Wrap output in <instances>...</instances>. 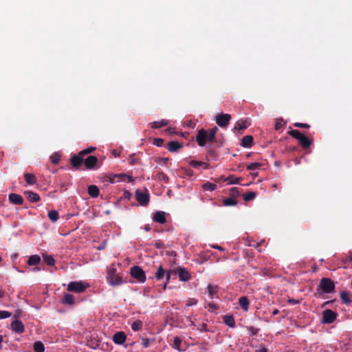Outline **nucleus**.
Instances as JSON below:
<instances>
[{
  "mask_svg": "<svg viewBox=\"0 0 352 352\" xmlns=\"http://www.w3.org/2000/svg\"><path fill=\"white\" fill-rule=\"evenodd\" d=\"M223 205L226 206H233L236 205L237 201L232 197L224 199L223 201Z\"/></svg>",
  "mask_w": 352,
  "mask_h": 352,
  "instance_id": "f704fd0d",
  "label": "nucleus"
},
{
  "mask_svg": "<svg viewBox=\"0 0 352 352\" xmlns=\"http://www.w3.org/2000/svg\"><path fill=\"white\" fill-rule=\"evenodd\" d=\"M254 138L252 135H245L242 138L241 145L244 148H250L253 144Z\"/></svg>",
  "mask_w": 352,
  "mask_h": 352,
  "instance_id": "a211bd4d",
  "label": "nucleus"
},
{
  "mask_svg": "<svg viewBox=\"0 0 352 352\" xmlns=\"http://www.w3.org/2000/svg\"><path fill=\"white\" fill-rule=\"evenodd\" d=\"M24 178L27 184L29 185H34L37 182L36 176L32 173L24 174Z\"/></svg>",
  "mask_w": 352,
  "mask_h": 352,
  "instance_id": "5701e85b",
  "label": "nucleus"
},
{
  "mask_svg": "<svg viewBox=\"0 0 352 352\" xmlns=\"http://www.w3.org/2000/svg\"><path fill=\"white\" fill-rule=\"evenodd\" d=\"M107 280L112 286L120 285L123 282L121 276L116 274V269L114 267L109 268L107 270Z\"/></svg>",
  "mask_w": 352,
  "mask_h": 352,
  "instance_id": "20e7f679",
  "label": "nucleus"
},
{
  "mask_svg": "<svg viewBox=\"0 0 352 352\" xmlns=\"http://www.w3.org/2000/svg\"><path fill=\"white\" fill-rule=\"evenodd\" d=\"M11 328L13 331L17 333H22L25 329L23 322L19 320H16L12 322Z\"/></svg>",
  "mask_w": 352,
  "mask_h": 352,
  "instance_id": "4468645a",
  "label": "nucleus"
},
{
  "mask_svg": "<svg viewBox=\"0 0 352 352\" xmlns=\"http://www.w3.org/2000/svg\"><path fill=\"white\" fill-rule=\"evenodd\" d=\"M166 272H167V271H166V270H165L163 268L162 265H160L157 267V271H156V272H155V274L156 279H157V280H160L163 279V278H164V276H165V274L166 273Z\"/></svg>",
  "mask_w": 352,
  "mask_h": 352,
  "instance_id": "b1692460",
  "label": "nucleus"
},
{
  "mask_svg": "<svg viewBox=\"0 0 352 352\" xmlns=\"http://www.w3.org/2000/svg\"><path fill=\"white\" fill-rule=\"evenodd\" d=\"M153 220L161 224L166 223V213L163 211H157L153 215Z\"/></svg>",
  "mask_w": 352,
  "mask_h": 352,
  "instance_id": "2eb2a0df",
  "label": "nucleus"
},
{
  "mask_svg": "<svg viewBox=\"0 0 352 352\" xmlns=\"http://www.w3.org/2000/svg\"><path fill=\"white\" fill-rule=\"evenodd\" d=\"M189 164L195 168H198L199 166H202L204 169H207L208 168V164L207 163L201 161L191 160L189 162Z\"/></svg>",
  "mask_w": 352,
  "mask_h": 352,
  "instance_id": "bb28decb",
  "label": "nucleus"
},
{
  "mask_svg": "<svg viewBox=\"0 0 352 352\" xmlns=\"http://www.w3.org/2000/svg\"><path fill=\"white\" fill-rule=\"evenodd\" d=\"M114 177H127L129 182H133V179L132 176L126 175H124V174L119 175H115Z\"/></svg>",
  "mask_w": 352,
  "mask_h": 352,
  "instance_id": "bf43d9fd",
  "label": "nucleus"
},
{
  "mask_svg": "<svg viewBox=\"0 0 352 352\" xmlns=\"http://www.w3.org/2000/svg\"><path fill=\"white\" fill-rule=\"evenodd\" d=\"M84 162V156L79 152L70 158V164L75 168L78 169Z\"/></svg>",
  "mask_w": 352,
  "mask_h": 352,
  "instance_id": "f8f14e48",
  "label": "nucleus"
},
{
  "mask_svg": "<svg viewBox=\"0 0 352 352\" xmlns=\"http://www.w3.org/2000/svg\"><path fill=\"white\" fill-rule=\"evenodd\" d=\"M135 197L136 200L142 206H147L149 202V195L147 192L136 190Z\"/></svg>",
  "mask_w": 352,
  "mask_h": 352,
  "instance_id": "9d476101",
  "label": "nucleus"
},
{
  "mask_svg": "<svg viewBox=\"0 0 352 352\" xmlns=\"http://www.w3.org/2000/svg\"><path fill=\"white\" fill-rule=\"evenodd\" d=\"M171 273H172V272L170 270H167L166 273L165 274V276H166V282L165 283H169L170 279Z\"/></svg>",
  "mask_w": 352,
  "mask_h": 352,
  "instance_id": "4d7b16f0",
  "label": "nucleus"
},
{
  "mask_svg": "<svg viewBox=\"0 0 352 352\" xmlns=\"http://www.w3.org/2000/svg\"><path fill=\"white\" fill-rule=\"evenodd\" d=\"M168 161V158H165V157H157L156 159V162L158 163L162 162L164 164H166Z\"/></svg>",
  "mask_w": 352,
  "mask_h": 352,
  "instance_id": "6e6d98bb",
  "label": "nucleus"
},
{
  "mask_svg": "<svg viewBox=\"0 0 352 352\" xmlns=\"http://www.w3.org/2000/svg\"><path fill=\"white\" fill-rule=\"evenodd\" d=\"M286 124V122L284 121V120L283 118H280V119H278L276 122V124H275V130L276 131H278L279 129H280L285 124Z\"/></svg>",
  "mask_w": 352,
  "mask_h": 352,
  "instance_id": "79ce46f5",
  "label": "nucleus"
},
{
  "mask_svg": "<svg viewBox=\"0 0 352 352\" xmlns=\"http://www.w3.org/2000/svg\"><path fill=\"white\" fill-rule=\"evenodd\" d=\"M261 166V163L254 162L247 166V169L249 170H254L258 169Z\"/></svg>",
  "mask_w": 352,
  "mask_h": 352,
  "instance_id": "37998d69",
  "label": "nucleus"
},
{
  "mask_svg": "<svg viewBox=\"0 0 352 352\" xmlns=\"http://www.w3.org/2000/svg\"><path fill=\"white\" fill-rule=\"evenodd\" d=\"M164 143V140L162 138H155L153 140V144L157 146H162Z\"/></svg>",
  "mask_w": 352,
  "mask_h": 352,
  "instance_id": "09e8293b",
  "label": "nucleus"
},
{
  "mask_svg": "<svg viewBox=\"0 0 352 352\" xmlns=\"http://www.w3.org/2000/svg\"><path fill=\"white\" fill-rule=\"evenodd\" d=\"M256 196V193L253 191L248 192L247 193L243 194V199L245 201H250L253 200Z\"/></svg>",
  "mask_w": 352,
  "mask_h": 352,
  "instance_id": "72a5a7b5",
  "label": "nucleus"
},
{
  "mask_svg": "<svg viewBox=\"0 0 352 352\" xmlns=\"http://www.w3.org/2000/svg\"><path fill=\"white\" fill-rule=\"evenodd\" d=\"M279 313V310L278 309H274L272 314L275 316Z\"/></svg>",
  "mask_w": 352,
  "mask_h": 352,
  "instance_id": "774afa93",
  "label": "nucleus"
},
{
  "mask_svg": "<svg viewBox=\"0 0 352 352\" xmlns=\"http://www.w3.org/2000/svg\"><path fill=\"white\" fill-rule=\"evenodd\" d=\"M43 260L47 265L53 266L55 264L54 258L50 255H44Z\"/></svg>",
  "mask_w": 352,
  "mask_h": 352,
  "instance_id": "58836bf2",
  "label": "nucleus"
},
{
  "mask_svg": "<svg viewBox=\"0 0 352 352\" xmlns=\"http://www.w3.org/2000/svg\"><path fill=\"white\" fill-rule=\"evenodd\" d=\"M96 150V148L95 147H89L86 149H84L81 151H80V155H82L84 157L89 153H91L92 152H94V151Z\"/></svg>",
  "mask_w": 352,
  "mask_h": 352,
  "instance_id": "a18cd8bd",
  "label": "nucleus"
},
{
  "mask_svg": "<svg viewBox=\"0 0 352 352\" xmlns=\"http://www.w3.org/2000/svg\"><path fill=\"white\" fill-rule=\"evenodd\" d=\"M231 120V116L229 113H221L216 116V123L221 128H226Z\"/></svg>",
  "mask_w": 352,
  "mask_h": 352,
  "instance_id": "0eeeda50",
  "label": "nucleus"
},
{
  "mask_svg": "<svg viewBox=\"0 0 352 352\" xmlns=\"http://www.w3.org/2000/svg\"><path fill=\"white\" fill-rule=\"evenodd\" d=\"M129 160V164L131 165H135V164H138V160L135 157V155L133 154L130 156V158Z\"/></svg>",
  "mask_w": 352,
  "mask_h": 352,
  "instance_id": "603ef678",
  "label": "nucleus"
},
{
  "mask_svg": "<svg viewBox=\"0 0 352 352\" xmlns=\"http://www.w3.org/2000/svg\"><path fill=\"white\" fill-rule=\"evenodd\" d=\"M175 272L178 274L179 279L180 281L186 282L191 278L190 273L184 267H178L176 268Z\"/></svg>",
  "mask_w": 352,
  "mask_h": 352,
  "instance_id": "9b49d317",
  "label": "nucleus"
},
{
  "mask_svg": "<svg viewBox=\"0 0 352 352\" xmlns=\"http://www.w3.org/2000/svg\"><path fill=\"white\" fill-rule=\"evenodd\" d=\"M338 316L336 312L331 310L326 309L322 312V322L324 324H331L333 323Z\"/></svg>",
  "mask_w": 352,
  "mask_h": 352,
  "instance_id": "6e6552de",
  "label": "nucleus"
},
{
  "mask_svg": "<svg viewBox=\"0 0 352 352\" xmlns=\"http://www.w3.org/2000/svg\"><path fill=\"white\" fill-rule=\"evenodd\" d=\"M48 217L52 221L55 222L58 219L59 215L56 210H51L48 212Z\"/></svg>",
  "mask_w": 352,
  "mask_h": 352,
  "instance_id": "e433bc0d",
  "label": "nucleus"
},
{
  "mask_svg": "<svg viewBox=\"0 0 352 352\" xmlns=\"http://www.w3.org/2000/svg\"><path fill=\"white\" fill-rule=\"evenodd\" d=\"M131 195H132L131 193L127 190H125L123 194L124 198L127 199H130Z\"/></svg>",
  "mask_w": 352,
  "mask_h": 352,
  "instance_id": "13d9d810",
  "label": "nucleus"
},
{
  "mask_svg": "<svg viewBox=\"0 0 352 352\" xmlns=\"http://www.w3.org/2000/svg\"><path fill=\"white\" fill-rule=\"evenodd\" d=\"M230 195L231 197L235 199L240 195L239 189L237 187H232L230 190Z\"/></svg>",
  "mask_w": 352,
  "mask_h": 352,
  "instance_id": "a19ab883",
  "label": "nucleus"
},
{
  "mask_svg": "<svg viewBox=\"0 0 352 352\" xmlns=\"http://www.w3.org/2000/svg\"><path fill=\"white\" fill-rule=\"evenodd\" d=\"M182 147L183 144L177 141L169 142L167 145L168 150L172 153L178 151Z\"/></svg>",
  "mask_w": 352,
  "mask_h": 352,
  "instance_id": "dca6fc26",
  "label": "nucleus"
},
{
  "mask_svg": "<svg viewBox=\"0 0 352 352\" xmlns=\"http://www.w3.org/2000/svg\"><path fill=\"white\" fill-rule=\"evenodd\" d=\"M288 134L292 138L296 139L303 148H309L312 144V140L309 139L298 130H290L288 131Z\"/></svg>",
  "mask_w": 352,
  "mask_h": 352,
  "instance_id": "7ed1b4c3",
  "label": "nucleus"
},
{
  "mask_svg": "<svg viewBox=\"0 0 352 352\" xmlns=\"http://www.w3.org/2000/svg\"><path fill=\"white\" fill-rule=\"evenodd\" d=\"M34 352H44L45 346L42 342L36 341L34 343L33 346Z\"/></svg>",
  "mask_w": 352,
  "mask_h": 352,
  "instance_id": "7c9ffc66",
  "label": "nucleus"
},
{
  "mask_svg": "<svg viewBox=\"0 0 352 352\" xmlns=\"http://www.w3.org/2000/svg\"><path fill=\"white\" fill-rule=\"evenodd\" d=\"M340 299L344 304H349L351 302L348 292L342 291L340 294Z\"/></svg>",
  "mask_w": 352,
  "mask_h": 352,
  "instance_id": "c756f323",
  "label": "nucleus"
},
{
  "mask_svg": "<svg viewBox=\"0 0 352 352\" xmlns=\"http://www.w3.org/2000/svg\"><path fill=\"white\" fill-rule=\"evenodd\" d=\"M239 304L245 311H247L249 309L250 301L246 296H241L239 299Z\"/></svg>",
  "mask_w": 352,
  "mask_h": 352,
  "instance_id": "412c9836",
  "label": "nucleus"
},
{
  "mask_svg": "<svg viewBox=\"0 0 352 352\" xmlns=\"http://www.w3.org/2000/svg\"><path fill=\"white\" fill-rule=\"evenodd\" d=\"M197 302V300L195 299V298H190L189 299L188 301H187V303H186V305L187 306H191V305H196Z\"/></svg>",
  "mask_w": 352,
  "mask_h": 352,
  "instance_id": "5fc2aeb1",
  "label": "nucleus"
},
{
  "mask_svg": "<svg viewBox=\"0 0 352 352\" xmlns=\"http://www.w3.org/2000/svg\"><path fill=\"white\" fill-rule=\"evenodd\" d=\"M130 274L140 283H144L146 280V274L140 266L135 265L132 267L130 269Z\"/></svg>",
  "mask_w": 352,
  "mask_h": 352,
  "instance_id": "39448f33",
  "label": "nucleus"
},
{
  "mask_svg": "<svg viewBox=\"0 0 352 352\" xmlns=\"http://www.w3.org/2000/svg\"><path fill=\"white\" fill-rule=\"evenodd\" d=\"M223 322L230 327H234L235 325V321L232 316H225L223 318Z\"/></svg>",
  "mask_w": 352,
  "mask_h": 352,
  "instance_id": "2f4dec72",
  "label": "nucleus"
},
{
  "mask_svg": "<svg viewBox=\"0 0 352 352\" xmlns=\"http://www.w3.org/2000/svg\"><path fill=\"white\" fill-rule=\"evenodd\" d=\"M216 187H217V185L215 184L210 183L208 182L203 184V185H202V188L204 190L210 191V192L214 190Z\"/></svg>",
  "mask_w": 352,
  "mask_h": 352,
  "instance_id": "473e14b6",
  "label": "nucleus"
},
{
  "mask_svg": "<svg viewBox=\"0 0 352 352\" xmlns=\"http://www.w3.org/2000/svg\"><path fill=\"white\" fill-rule=\"evenodd\" d=\"M25 194L28 195V198L32 202H38L41 200L40 196L36 192L28 191Z\"/></svg>",
  "mask_w": 352,
  "mask_h": 352,
  "instance_id": "cd10ccee",
  "label": "nucleus"
},
{
  "mask_svg": "<svg viewBox=\"0 0 352 352\" xmlns=\"http://www.w3.org/2000/svg\"><path fill=\"white\" fill-rule=\"evenodd\" d=\"M248 330L250 332L252 336H255L258 332V329L252 326L248 327Z\"/></svg>",
  "mask_w": 352,
  "mask_h": 352,
  "instance_id": "3c124183",
  "label": "nucleus"
},
{
  "mask_svg": "<svg viewBox=\"0 0 352 352\" xmlns=\"http://www.w3.org/2000/svg\"><path fill=\"white\" fill-rule=\"evenodd\" d=\"M158 178L160 180H162V181L164 182L165 183H168V180H169L167 175L163 172H160L158 173Z\"/></svg>",
  "mask_w": 352,
  "mask_h": 352,
  "instance_id": "49530a36",
  "label": "nucleus"
},
{
  "mask_svg": "<svg viewBox=\"0 0 352 352\" xmlns=\"http://www.w3.org/2000/svg\"><path fill=\"white\" fill-rule=\"evenodd\" d=\"M241 179V177H236L234 175H230L226 179V181L229 184H239Z\"/></svg>",
  "mask_w": 352,
  "mask_h": 352,
  "instance_id": "c9c22d12",
  "label": "nucleus"
},
{
  "mask_svg": "<svg viewBox=\"0 0 352 352\" xmlns=\"http://www.w3.org/2000/svg\"><path fill=\"white\" fill-rule=\"evenodd\" d=\"M317 291L324 294L332 293L335 291V283L329 278H322L320 280Z\"/></svg>",
  "mask_w": 352,
  "mask_h": 352,
  "instance_id": "f03ea898",
  "label": "nucleus"
},
{
  "mask_svg": "<svg viewBox=\"0 0 352 352\" xmlns=\"http://www.w3.org/2000/svg\"><path fill=\"white\" fill-rule=\"evenodd\" d=\"M169 124V121L166 120H162L160 121L153 122L151 124L153 129H158L167 126Z\"/></svg>",
  "mask_w": 352,
  "mask_h": 352,
  "instance_id": "c85d7f7f",
  "label": "nucleus"
},
{
  "mask_svg": "<svg viewBox=\"0 0 352 352\" xmlns=\"http://www.w3.org/2000/svg\"><path fill=\"white\" fill-rule=\"evenodd\" d=\"M142 345L144 348H147L150 344V340L148 338H142Z\"/></svg>",
  "mask_w": 352,
  "mask_h": 352,
  "instance_id": "864d4df0",
  "label": "nucleus"
},
{
  "mask_svg": "<svg viewBox=\"0 0 352 352\" xmlns=\"http://www.w3.org/2000/svg\"><path fill=\"white\" fill-rule=\"evenodd\" d=\"M212 247L214 249H217V250H219L221 251H223L224 249L221 247V246H219L218 245H212Z\"/></svg>",
  "mask_w": 352,
  "mask_h": 352,
  "instance_id": "e2e57ef3",
  "label": "nucleus"
},
{
  "mask_svg": "<svg viewBox=\"0 0 352 352\" xmlns=\"http://www.w3.org/2000/svg\"><path fill=\"white\" fill-rule=\"evenodd\" d=\"M112 154L115 156V157H118L120 155V153L118 152L116 150H113L112 151Z\"/></svg>",
  "mask_w": 352,
  "mask_h": 352,
  "instance_id": "69168bd1",
  "label": "nucleus"
},
{
  "mask_svg": "<svg viewBox=\"0 0 352 352\" xmlns=\"http://www.w3.org/2000/svg\"><path fill=\"white\" fill-rule=\"evenodd\" d=\"M74 297L70 294H65L62 300V302L66 305H72L74 304Z\"/></svg>",
  "mask_w": 352,
  "mask_h": 352,
  "instance_id": "a878e982",
  "label": "nucleus"
},
{
  "mask_svg": "<svg viewBox=\"0 0 352 352\" xmlns=\"http://www.w3.org/2000/svg\"><path fill=\"white\" fill-rule=\"evenodd\" d=\"M50 160L52 164H57L60 160V157L59 155L54 153L50 157Z\"/></svg>",
  "mask_w": 352,
  "mask_h": 352,
  "instance_id": "c03bdc74",
  "label": "nucleus"
},
{
  "mask_svg": "<svg viewBox=\"0 0 352 352\" xmlns=\"http://www.w3.org/2000/svg\"><path fill=\"white\" fill-rule=\"evenodd\" d=\"M11 316V314L7 311H0V318L4 319L9 318Z\"/></svg>",
  "mask_w": 352,
  "mask_h": 352,
  "instance_id": "8fccbe9b",
  "label": "nucleus"
},
{
  "mask_svg": "<svg viewBox=\"0 0 352 352\" xmlns=\"http://www.w3.org/2000/svg\"><path fill=\"white\" fill-rule=\"evenodd\" d=\"M256 352H267V349L265 347H263L259 350H257Z\"/></svg>",
  "mask_w": 352,
  "mask_h": 352,
  "instance_id": "338daca9",
  "label": "nucleus"
},
{
  "mask_svg": "<svg viewBox=\"0 0 352 352\" xmlns=\"http://www.w3.org/2000/svg\"><path fill=\"white\" fill-rule=\"evenodd\" d=\"M289 302L290 304L295 305V304H298L299 303V300H294V299H289Z\"/></svg>",
  "mask_w": 352,
  "mask_h": 352,
  "instance_id": "680f3d73",
  "label": "nucleus"
},
{
  "mask_svg": "<svg viewBox=\"0 0 352 352\" xmlns=\"http://www.w3.org/2000/svg\"><path fill=\"white\" fill-rule=\"evenodd\" d=\"M208 306L210 309H217V306L214 303H209Z\"/></svg>",
  "mask_w": 352,
  "mask_h": 352,
  "instance_id": "0e129e2a",
  "label": "nucleus"
},
{
  "mask_svg": "<svg viewBox=\"0 0 352 352\" xmlns=\"http://www.w3.org/2000/svg\"><path fill=\"white\" fill-rule=\"evenodd\" d=\"M181 344H182V339L178 336L175 337L174 340H173V347L175 348V349H177V351H182L180 349Z\"/></svg>",
  "mask_w": 352,
  "mask_h": 352,
  "instance_id": "ea45409f",
  "label": "nucleus"
},
{
  "mask_svg": "<svg viewBox=\"0 0 352 352\" xmlns=\"http://www.w3.org/2000/svg\"><path fill=\"white\" fill-rule=\"evenodd\" d=\"M98 160L96 156L89 155L87 158L84 159V164L87 169L92 170L95 169L97 166Z\"/></svg>",
  "mask_w": 352,
  "mask_h": 352,
  "instance_id": "1a4fd4ad",
  "label": "nucleus"
},
{
  "mask_svg": "<svg viewBox=\"0 0 352 352\" xmlns=\"http://www.w3.org/2000/svg\"><path fill=\"white\" fill-rule=\"evenodd\" d=\"M126 339V336L123 331L116 332L112 338L113 342L116 344H122Z\"/></svg>",
  "mask_w": 352,
  "mask_h": 352,
  "instance_id": "ddd939ff",
  "label": "nucleus"
},
{
  "mask_svg": "<svg viewBox=\"0 0 352 352\" xmlns=\"http://www.w3.org/2000/svg\"><path fill=\"white\" fill-rule=\"evenodd\" d=\"M88 194L93 198H96L98 197L100 190L98 186L96 185H90L87 188Z\"/></svg>",
  "mask_w": 352,
  "mask_h": 352,
  "instance_id": "aec40b11",
  "label": "nucleus"
},
{
  "mask_svg": "<svg viewBox=\"0 0 352 352\" xmlns=\"http://www.w3.org/2000/svg\"><path fill=\"white\" fill-rule=\"evenodd\" d=\"M218 131L217 126H214L210 129L208 131L204 129H201L198 131L196 140L199 146H204L207 142H214L216 139V133Z\"/></svg>",
  "mask_w": 352,
  "mask_h": 352,
  "instance_id": "f257e3e1",
  "label": "nucleus"
},
{
  "mask_svg": "<svg viewBox=\"0 0 352 352\" xmlns=\"http://www.w3.org/2000/svg\"><path fill=\"white\" fill-rule=\"evenodd\" d=\"M295 127L309 129L310 125L307 123L295 122L294 124Z\"/></svg>",
  "mask_w": 352,
  "mask_h": 352,
  "instance_id": "de8ad7c7",
  "label": "nucleus"
},
{
  "mask_svg": "<svg viewBox=\"0 0 352 352\" xmlns=\"http://www.w3.org/2000/svg\"><path fill=\"white\" fill-rule=\"evenodd\" d=\"M142 325H143L142 322L141 320H138L134 321L132 323L131 329H132V330L137 331L142 329Z\"/></svg>",
  "mask_w": 352,
  "mask_h": 352,
  "instance_id": "4c0bfd02",
  "label": "nucleus"
},
{
  "mask_svg": "<svg viewBox=\"0 0 352 352\" xmlns=\"http://www.w3.org/2000/svg\"><path fill=\"white\" fill-rule=\"evenodd\" d=\"M208 293L210 298H214L215 294L219 292V287L217 285H213L208 284L207 286Z\"/></svg>",
  "mask_w": 352,
  "mask_h": 352,
  "instance_id": "4be33fe9",
  "label": "nucleus"
},
{
  "mask_svg": "<svg viewBox=\"0 0 352 352\" xmlns=\"http://www.w3.org/2000/svg\"><path fill=\"white\" fill-rule=\"evenodd\" d=\"M105 247H106V243H104H104H102L101 245H100L97 248V249H98V250H104V249L105 248Z\"/></svg>",
  "mask_w": 352,
  "mask_h": 352,
  "instance_id": "052dcab7",
  "label": "nucleus"
},
{
  "mask_svg": "<svg viewBox=\"0 0 352 352\" xmlns=\"http://www.w3.org/2000/svg\"><path fill=\"white\" fill-rule=\"evenodd\" d=\"M82 281H72L67 285V290L76 293H82L88 287Z\"/></svg>",
  "mask_w": 352,
  "mask_h": 352,
  "instance_id": "423d86ee",
  "label": "nucleus"
},
{
  "mask_svg": "<svg viewBox=\"0 0 352 352\" xmlns=\"http://www.w3.org/2000/svg\"><path fill=\"white\" fill-rule=\"evenodd\" d=\"M40 262H41V257L37 254H34V255H32L29 257L27 263L29 265L32 266V265H36Z\"/></svg>",
  "mask_w": 352,
  "mask_h": 352,
  "instance_id": "393cba45",
  "label": "nucleus"
},
{
  "mask_svg": "<svg viewBox=\"0 0 352 352\" xmlns=\"http://www.w3.org/2000/svg\"><path fill=\"white\" fill-rule=\"evenodd\" d=\"M248 126V122L247 120H239L235 124L234 129L237 130L240 133H242Z\"/></svg>",
  "mask_w": 352,
  "mask_h": 352,
  "instance_id": "6ab92c4d",
  "label": "nucleus"
},
{
  "mask_svg": "<svg viewBox=\"0 0 352 352\" xmlns=\"http://www.w3.org/2000/svg\"><path fill=\"white\" fill-rule=\"evenodd\" d=\"M9 200L12 204L16 205H22L23 203V197L15 193H11L9 195Z\"/></svg>",
  "mask_w": 352,
  "mask_h": 352,
  "instance_id": "f3484780",
  "label": "nucleus"
}]
</instances>
